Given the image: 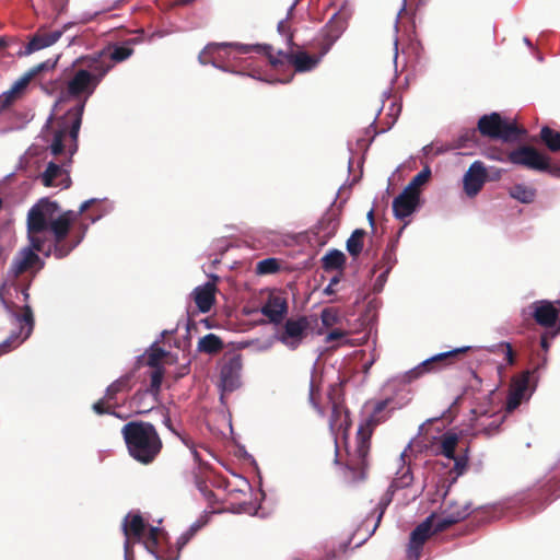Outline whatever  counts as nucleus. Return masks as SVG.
<instances>
[{"label": "nucleus", "mask_w": 560, "mask_h": 560, "mask_svg": "<svg viewBox=\"0 0 560 560\" xmlns=\"http://www.w3.org/2000/svg\"><path fill=\"white\" fill-rule=\"evenodd\" d=\"M71 213L57 215L56 206L42 198L27 212L26 226L30 244L21 248L14 256L10 273L18 278L21 273L40 270L44 261L38 256H55L60 259L68 256L82 241L83 235L74 242L67 240L70 232Z\"/></svg>", "instance_id": "obj_1"}, {"label": "nucleus", "mask_w": 560, "mask_h": 560, "mask_svg": "<svg viewBox=\"0 0 560 560\" xmlns=\"http://www.w3.org/2000/svg\"><path fill=\"white\" fill-rule=\"evenodd\" d=\"M105 56L106 52L103 49L74 60V69L66 82L62 98L74 100L78 104L68 109L57 121L50 143V151L54 155L62 153L65 149H68L70 155L77 151V140L85 104L114 67V65L105 59Z\"/></svg>", "instance_id": "obj_2"}, {"label": "nucleus", "mask_w": 560, "mask_h": 560, "mask_svg": "<svg viewBox=\"0 0 560 560\" xmlns=\"http://www.w3.org/2000/svg\"><path fill=\"white\" fill-rule=\"evenodd\" d=\"M129 455L140 464H151L162 450V440L155 427L145 421H130L121 428Z\"/></svg>", "instance_id": "obj_3"}, {"label": "nucleus", "mask_w": 560, "mask_h": 560, "mask_svg": "<svg viewBox=\"0 0 560 560\" xmlns=\"http://www.w3.org/2000/svg\"><path fill=\"white\" fill-rule=\"evenodd\" d=\"M469 515V505L463 508L451 505L441 515L431 514L410 534L407 549L408 560H419L424 541L433 533L442 532Z\"/></svg>", "instance_id": "obj_4"}, {"label": "nucleus", "mask_w": 560, "mask_h": 560, "mask_svg": "<svg viewBox=\"0 0 560 560\" xmlns=\"http://www.w3.org/2000/svg\"><path fill=\"white\" fill-rule=\"evenodd\" d=\"M28 287H25L21 291L22 300L24 305L22 312L18 313L13 302L9 301L8 293L9 289L7 284L0 287V301L5 312L11 317L13 324L18 326L19 330H13L11 335L0 343V354H4L12 349L19 347L32 334L34 328V316L31 306L28 305L30 293Z\"/></svg>", "instance_id": "obj_5"}, {"label": "nucleus", "mask_w": 560, "mask_h": 560, "mask_svg": "<svg viewBox=\"0 0 560 560\" xmlns=\"http://www.w3.org/2000/svg\"><path fill=\"white\" fill-rule=\"evenodd\" d=\"M267 47L264 45H245L238 43H212L207 45L199 54L198 59L201 65H211L224 72H233L230 68L224 66L225 60L235 59L232 51L236 54L246 55L249 52L262 54Z\"/></svg>", "instance_id": "obj_6"}, {"label": "nucleus", "mask_w": 560, "mask_h": 560, "mask_svg": "<svg viewBox=\"0 0 560 560\" xmlns=\"http://www.w3.org/2000/svg\"><path fill=\"white\" fill-rule=\"evenodd\" d=\"M59 57L47 59L33 68L28 69L21 78H19L11 88L0 94V112L7 109L15 102L21 100L26 92V89L32 80H34L39 73L44 71L52 70Z\"/></svg>", "instance_id": "obj_7"}, {"label": "nucleus", "mask_w": 560, "mask_h": 560, "mask_svg": "<svg viewBox=\"0 0 560 560\" xmlns=\"http://www.w3.org/2000/svg\"><path fill=\"white\" fill-rule=\"evenodd\" d=\"M478 129L483 136L504 142L516 141L525 132L514 121L502 118L498 113L483 115L478 121Z\"/></svg>", "instance_id": "obj_8"}, {"label": "nucleus", "mask_w": 560, "mask_h": 560, "mask_svg": "<svg viewBox=\"0 0 560 560\" xmlns=\"http://www.w3.org/2000/svg\"><path fill=\"white\" fill-rule=\"evenodd\" d=\"M267 49L262 50V54L266 55L270 61V63L277 68L279 66H283L285 63L294 67L296 72H306L311 71L317 67L322 57L325 55L327 50H325L319 56H311L305 51H290L284 52L279 50L277 56L272 54V48L270 46H266Z\"/></svg>", "instance_id": "obj_9"}, {"label": "nucleus", "mask_w": 560, "mask_h": 560, "mask_svg": "<svg viewBox=\"0 0 560 560\" xmlns=\"http://www.w3.org/2000/svg\"><path fill=\"white\" fill-rule=\"evenodd\" d=\"M411 443L409 442L404 452H401L399 459L405 464V457L407 454V451L411 447ZM413 480V475L411 472V469L409 467H406L405 465L396 472V477L394 478L393 482L390 483L388 490L386 493L381 498L380 502L377 503V506L373 513V516L375 517V523L372 527L371 534H373L377 526L380 525V522L383 517V514L386 510V508L389 505L393 499V494L397 489H402L405 487H408L411 485Z\"/></svg>", "instance_id": "obj_10"}, {"label": "nucleus", "mask_w": 560, "mask_h": 560, "mask_svg": "<svg viewBox=\"0 0 560 560\" xmlns=\"http://www.w3.org/2000/svg\"><path fill=\"white\" fill-rule=\"evenodd\" d=\"M242 357L236 353L225 355L219 363V388L221 399L225 393H232L242 385Z\"/></svg>", "instance_id": "obj_11"}, {"label": "nucleus", "mask_w": 560, "mask_h": 560, "mask_svg": "<svg viewBox=\"0 0 560 560\" xmlns=\"http://www.w3.org/2000/svg\"><path fill=\"white\" fill-rule=\"evenodd\" d=\"M371 428L369 423L361 424L357 431L354 445L347 444V466L351 470L362 469L368 465L370 452Z\"/></svg>", "instance_id": "obj_12"}, {"label": "nucleus", "mask_w": 560, "mask_h": 560, "mask_svg": "<svg viewBox=\"0 0 560 560\" xmlns=\"http://www.w3.org/2000/svg\"><path fill=\"white\" fill-rule=\"evenodd\" d=\"M528 310L538 325L550 328L557 324L559 310L552 302L547 300L535 301L528 306Z\"/></svg>", "instance_id": "obj_13"}, {"label": "nucleus", "mask_w": 560, "mask_h": 560, "mask_svg": "<svg viewBox=\"0 0 560 560\" xmlns=\"http://www.w3.org/2000/svg\"><path fill=\"white\" fill-rule=\"evenodd\" d=\"M509 160L513 164L523 165L532 170L544 171L548 168L547 160L536 150L523 147L509 154Z\"/></svg>", "instance_id": "obj_14"}, {"label": "nucleus", "mask_w": 560, "mask_h": 560, "mask_svg": "<svg viewBox=\"0 0 560 560\" xmlns=\"http://www.w3.org/2000/svg\"><path fill=\"white\" fill-rule=\"evenodd\" d=\"M40 180L46 187L68 188L70 186L68 164L48 163L45 172L40 175Z\"/></svg>", "instance_id": "obj_15"}, {"label": "nucleus", "mask_w": 560, "mask_h": 560, "mask_svg": "<svg viewBox=\"0 0 560 560\" xmlns=\"http://www.w3.org/2000/svg\"><path fill=\"white\" fill-rule=\"evenodd\" d=\"M487 172L482 162L475 161L463 178L464 190L468 197H475L486 183Z\"/></svg>", "instance_id": "obj_16"}, {"label": "nucleus", "mask_w": 560, "mask_h": 560, "mask_svg": "<svg viewBox=\"0 0 560 560\" xmlns=\"http://www.w3.org/2000/svg\"><path fill=\"white\" fill-rule=\"evenodd\" d=\"M307 322L305 318L288 319L279 340L289 349H296L303 340Z\"/></svg>", "instance_id": "obj_17"}, {"label": "nucleus", "mask_w": 560, "mask_h": 560, "mask_svg": "<svg viewBox=\"0 0 560 560\" xmlns=\"http://www.w3.org/2000/svg\"><path fill=\"white\" fill-rule=\"evenodd\" d=\"M71 24H66L62 30H56L52 32H43L42 30L38 31L28 42L27 46L23 51L19 52V56H28L35 51H38L40 49L50 47L55 43L59 40L63 32L70 27Z\"/></svg>", "instance_id": "obj_18"}, {"label": "nucleus", "mask_w": 560, "mask_h": 560, "mask_svg": "<svg viewBox=\"0 0 560 560\" xmlns=\"http://www.w3.org/2000/svg\"><path fill=\"white\" fill-rule=\"evenodd\" d=\"M530 395L529 374L526 373L514 380L506 399V411L510 412L516 409L521 402L527 400Z\"/></svg>", "instance_id": "obj_19"}, {"label": "nucleus", "mask_w": 560, "mask_h": 560, "mask_svg": "<svg viewBox=\"0 0 560 560\" xmlns=\"http://www.w3.org/2000/svg\"><path fill=\"white\" fill-rule=\"evenodd\" d=\"M470 347H462V348H457V349H454V350H450V351H445V352H441V353H438L431 358H428L425 359L424 361H422L419 365H417L416 368L409 370L406 374H405V380L407 382H412L413 380H417L419 378L420 376H422L423 374L430 372L433 370V364L435 363H439L452 355H455L457 353H460V352H465L467 350H469Z\"/></svg>", "instance_id": "obj_20"}, {"label": "nucleus", "mask_w": 560, "mask_h": 560, "mask_svg": "<svg viewBox=\"0 0 560 560\" xmlns=\"http://www.w3.org/2000/svg\"><path fill=\"white\" fill-rule=\"evenodd\" d=\"M212 281H208L194 289L191 295L192 299L201 313H208L214 301H215V281L219 279L217 276H212Z\"/></svg>", "instance_id": "obj_21"}, {"label": "nucleus", "mask_w": 560, "mask_h": 560, "mask_svg": "<svg viewBox=\"0 0 560 560\" xmlns=\"http://www.w3.org/2000/svg\"><path fill=\"white\" fill-rule=\"evenodd\" d=\"M504 418L505 416L502 412H482L476 417L472 428L476 433L492 436L499 432Z\"/></svg>", "instance_id": "obj_22"}, {"label": "nucleus", "mask_w": 560, "mask_h": 560, "mask_svg": "<svg viewBox=\"0 0 560 560\" xmlns=\"http://www.w3.org/2000/svg\"><path fill=\"white\" fill-rule=\"evenodd\" d=\"M419 205L418 194L402 190L393 201V212L396 219L404 220L410 217Z\"/></svg>", "instance_id": "obj_23"}, {"label": "nucleus", "mask_w": 560, "mask_h": 560, "mask_svg": "<svg viewBox=\"0 0 560 560\" xmlns=\"http://www.w3.org/2000/svg\"><path fill=\"white\" fill-rule=\"evenodd\" d=\"M128 386V378L121 377L114 383H112L104 395L102 399L93 404V410L97 415H104V413H112L115 415L112 409L114 408L113 400L115 398V395L124 389H126Z\"/></svg>", "instance_id": "obj_24"}, {"label": "nucleus", "mask_w": 560, "mask_h": 560, "mask_svg": "<svg viewBox=\"0 0 560 560\" xmlns=\"http://www.w3.org/2000/svg\"><path fill=\"white\" fill-rule=\"evenodd\" d=\"M458 443V436L455 433L447 432L441 438V450L440 454L445 456L448 459H454L455 462V469L458 475H462L466 464L467 459L465 457L456 458L455 457V448Z\"/></svg>", "instance_id": "obj_25"}, {"label": "nucleus", "mask_w": 560, "mask_h": 560, "mask_svg": "<svg viewBox=\"0 0 560 560\" xmlns=\"http://www.w3.org/2000/svg\"><path fill=\"white\" fill-rule=\"evenodd\" d=\"M288 312L287 301L280 295H270L261 307V313L271 323L280 324Z\"/></svg>", "instance_id": "obj_26"}, {"label": "nucleus", "mask_w": 560, "mask_h": 560, "mask_svg": "<svg viewBox=\"0 0 560 560\" xmlns=\"http://www.w3.org/2000/svg\"><path fill=\"white\" fill-rule=\"evenodd\" d=\"M163 376H164L163 368L153 369V371L151 372V375H150V378H151L150 387L144 392L137 393L135 395V402H137L141 398H148V397H151L153 402H156L158 395L161 389Z\"/></svg>", "instance_id": "obj_27"}, {"label": "nucleus", "mask_w": 560, "mask_h": 560, "mask_svg": "<svg viewBox=\"0 0 560 560\" xmlns=\"http://www.w3.org/2000/svg\"><path fill=\"white\" fill-rule=\"evenodd\" d=\"M350 427V422L348 419V412L337 406H334L331 416L329 419V428L331 432L341 431L346 436L347 431Z\"/></svg>", "instance_id": "obj_28"}, {"label": "nucleus", "mask_w": 560, "mask_h": 560, "mask_svg": "<svg viewBox=\"0 0 560 560\" xmlns=\"http://www.w3.org/2000/svg\"><path fill=\"white\" fill-rule=\"evenodd\" d=\"M411 400L410 393L407 390H402L397 397L386 398L376 404L374 412H382L386 408H390V410L400 409L405 407Z\"/></svg>", "instance_id": "obj_29"}, {"label": "nucleus", "mask_w": 560, "mask_h": 560, "mask_svg": "<svg viewBox=\"0 0 560 560\" xmlns=\"http://www.w3.org/2000/svg\"><path fill=\"white\" fill-rule=\"evenodd\" d=\"M209 522V516L207 514L201 515L197 521H195L189 528L184 532L177 539L176 545L177 549L180 550L184 548L189 540L200 530L207 523Z\"/></svg>", "instance_id": "obj_30"}, {"label": "nucleus", "mask_w": 560, "mask_h": 560, "mask_svg": "<svg viewBox=\"0 0 560 560\" xmlns=\"http://www.w3.org/2000/svg\"><path fill=\"white\" fill-rule=\"evenodd\" d=\"M346 262V256L338 249L329 250L323 258L322 265L325 270L342 269Z\"/></svg>", "instance_id": "obj_31"}, {"label": "nucleus", "mask_w": 560, "mask_h": 560, "mask_svg": "<svg viewBox=\"0 0 560 560\" xmlns=\"http://www.w3.org/2000/svg\"><path fill=\"white\" fill-rule=\"evenodd\" d=\"M222 348V340L214 334H208L198 341V350L205 353H217Z\"/></svg>", "instance_id": "obj_32"}, {"label": "nucleus", "mask_w": 560, "mask_h": 560, "mask_svg": "<svg viewBox=\"0 0 560 560\" xmlns=\"http://www.w3.org/2000/svg\"><path fill=\"white\" fill-rule=\"evenodd\" d=\"M510 196L522 203H530L535 199L536 190L532 186L516 184L510 189Z\"/></svg>", "instance_id": "obj_33"}, {"label": "nucleus", "mask_w": 560, "mask_h": 560, "mask_svg": "<svg viewBox=\"0 0 560 560\" xmlns=\"http://www.w3.org/2000/svg\"><path fill=\"white\" fill-rule=\"evenodd\" d=\"M364 235L365 232L363 230L357 229L347 240V250L351 256L355 257L362 252Z\"/></svg>", "instance_id": "obj_34"}, {"label": "nucleus", "mask_w": 560, "mask_h": 560, "mask_svg": "<svg viewBox=\"0 0 560 560\" xmlns=\"http://www.w3.org/2000/svg\"><path fill=\"white\" fill-rule=\"evenodd\" d=\"M430 177L431 168L429 166H424L423 170L419 172L405 187V190L419 195V188L423 186L429 180Z\"/></svg>", "instance_id": "obj_35"}, {"label": "nucleus", "mask_w": 560, "mask_h": 560, "mask_svg": "<svg viewBox=\"0 0 560 560\" xmlns=\"http://www.w3.org/2000/svg\"><path fill=\"white\" fill-rule=\"evenodd\" d=\"M396 262L397 258L394 248H387L382 257V260L374 266L373 272H375L377 269H382L389 273Z\"/></svg>", "instance_id": "obj_36"}, {"label": "nucleus", "mask_w": 560, "mask_h": 560, "mask_svg": "<svg viewBox=\"0 0 560 560\" xmlns=\"http://www.w3.org/2000/svg\"><path fill=\"white\" fill-rule=\"evenodd\" d=\"M105 52H107V50H105ZM132 52L133 50L129 47L116 46L109 55L106 54L105 59L113 65V62H121L127 60L132 55Z\"/></svg>", "instance_id": "obj_37"}, {"label": "nucleus", "mask_w": 560, "mask_h": 560, "mask_svg": "<svg viewBox=\"0 0 560 560\" xmlns=\"http://www.w3.org/2000/svg\"><path fill=\"white\" fill-rule=\"evenodd\" d=\"M541 139L551 151L560 149V133L555 132L548 127H544L540 132Z\"/></svg>", "instance_id": "obj_38"}, {"label": "nucleus", "mask_w": 560, "mask_h": 560, "mask_svg": "<svg viewBox=\"0 0 560 560\" xmlns=\"http://www.w3.org/2000/svg\"><path fill=\"white\" fill-rule=\"evenodd\" d=\"M48 202L56 206L57 215L62 217L66 213H71L72 214L71 221H70V226H71L73 224V222L78 219L79 215H81L84 211H86L91 207V205L96 202V199L92 198V199L85 200L84 202L81 203V206L79 208V211H77V212L75 211H71V210L65 211V212H60V209H59V206H58L57 202L50 201L49 199H48Z\"/></svg>", "instance_id": "obj_39"}, {"label": "nucleus", "mask_w": 560, "mask_h": 560, "mask_svg": "<svg viewBox=\"0 0 560 560\" xmlns=\"http://www.w3.org/2000/svg\"><path fill=\"white\" fill-rule=\"evenodd\" d=\"M166 355V351L160 347H152L147 354V364L153 369L162 368L161 360Z\"/></svg>", "instance_id": "obj_40"}, {"label": "nucleus", "mask_w": 560, "mask_h": 560, "mask_svg": "<svg viewBox=\"0 0 560 560\" xmlns=\"http://www.w3.org/2000/svg\"><path fill=\"white\" fill-rule=\"evenodd\" d=\"M279 269L276 258H266L257 264L256 271L260 275L273 273Z\"/></svg>", "instance_id": "obj_41"}, {"label": "nucleus", "mask_w": 560, "mask_h": 560, "mask_svg": "<svg viewBox=\"0 0 560 560\" xmlns=\"http://www.w3.org/2000/svg\"><path fill=\"white\" fill-rule=\"evenodd\" d=\"M320 320L325 327H331L339 320L338 312L334 308H324L320 313Z\"/></svg>", "instance_id": "obj_42"}, {"label": "nucleus", "mask_w": 560, "mask_h": 560, "mask_svg": "<svg viewBox=\"0 0 560 560\" xmlns=\"http://www.w3.org/2000/svg\"><path fill=\"white\" fill-rule=\"evenodd\" d=\"M388 275V272L382 270V272L376 277L373 283V291L375 293H380L384 289Z\"/></svg>", "instance_id": "obj_43"}, {"label": "nucleus", "mask_w": 560, "mask_h": 560, "mask_svg": "<svg viewBox=\"0 0 560 560\" xmlns=\"http://www.w3.org/2000/svg\"><path fill=\"white\" fill-rule=\"evenodd\" d=\"M346 334L345 331L340 330V329H334L331 330L325 338V341L326 342H332L335 340H339V339H342L345 338Z\"/></svg>", "instance_id": "obj_44"}, {"label": "nucleus", "mask_w": 560, "mask_h": 560, "mask_svg": "<svg viewBox=\"0 0 560 560\" xmlns=\"http://www.w3.org/2000/svg\"><path fill=\"white\" fill-rule=\"evenodd\" d=\"M144 399L145 398H141L137 402H135V397L132 398V404L136 406V408H138L139 413H145L153 408V405H150V406L144 405ZM152 404H154V402L152 401Z\"/></svg>", "instance_id": "obj_45"}, {"label": "nucleus", "mask_w": 560, "mask_h": 560, "mask_svg": "<svg viewBox=\"0 0 560 560\" xmlns=\"http://www.w3.org/2000/svg\"><path fill=\"white\" fill-rule=\"evenodd\" d=\"M340 282V277L335 276L330 279L328 285L324 289V293L327 295L335 293V285H337Z\"/></svg>", "instance_id": "obj_46"}, {"label": "nucleus", "mask_w": 560, "mask_h": 560, "mask_svg": "<svg viewBox=\"0 0 560 560\" xmlns=\"http://www.w3.org/2000/svg\"><path fill=\"white\" fill-rule=\"evenodd\" d=\"M248 75H249V77H252V78H255V79H257V80H260V81H267V82H270V83H272V82L288 83V82H290V81H291V78H292V77H290L289 79L268 80V79H262V78H260V77H257V75H256V74H254V73L248 74Z\"/></svg>", "instance_id": "obj_47"}, {"label": "nucleus", "mask_w": 560, "mask_h": 560, "mask_svg": "<svg viewBox=\"0 0 560 560\" xmlns=\"http://www.w3.org/2000/svg\"><path fill=\"white\" fill-rule=\"evenodd\" d=\"M315 393H314V385L313 383H311V386H310V400L312 402V405L318 409V411L322 413V410L317 407V405L315 404Z\"/></svg>", "instance_id": "obj_48"}, {"label": "nucleus", "mask_w": 560, "mask_h": 560, "mask_svg": "<svg viewBox=\"0 0 560 560\" xmlns=\"http://www.w3.org/2000/svg\"><path fill=\"white\" fill-rule=\"evenodd\" d=\"M553 332H555V331H552V332H546V334H544V335L541 336V347H542L546 351L549 349V343H548V341H547V337H548V335H550V336H551Z\"/></svg>", "instance_id": "obj_49"}, {"label": "nucleus", "mask_w": 560, "mask_h": 560, "mask_svg": "<svg viewBox=\"0 0 560 560\" xmlns=\"http://www.w3.org/2000/svg\"><path fill=\"white\" fill-rule=\"evenodd\" d=\"M163 423L167 427L168 430L174 432V429L172 427L171 418L168 416L164 417Z\"/></svg>", "instance_id": "obj_50"}, {"label": "nucleus", "mask_w": 560, "mask_h": 560, "mask_svg": "<svg viewBox=\"0 0 560 560\" xmlns=\"http://www.w3.org/2000/svg\"><path fill=\"white\" fill-rule=\"evenodd\" d=\"M502 347H504L506 355L509 358V361L511 362L512 361V349H511V347L509 345H502Z\"/></svg>", "instance_id": "obj_51"}, {"label": "nucleus", "mask_w": 560, "mask_h": 560, "mask_svg": "<svg viewBox=\"0 0 560 560\" xmlns=\"http://www.w3.org/2000/svg\"><path fill=\"white\" fill-rule=\"evenodd\" d=\"M195 0H176L175 1V5H186V4H189V3H192Z\"/></svg>", "instance_id": "obj_52"}, {"label": "nucleus", "mask_w": 560, "mask_h": 560, "mask_svg": "<svg viewBox=\"0 0 560 560\" xmlns=\"http://www.w3.org/2000/svg\"><path fill=\"white\" fill-rule=\"evenodd\" d=\"M7 46V40L4 37H0V49L4 48Z\"/></svg>", "instance_id": "obj_53"}, {"label": "nucleus", "mask_w": 560, "mask_h": 560, "mask_svg": "<svg viewBox=\"0 0 560 560\" xmlns=\"http://www.w3.org/2000/svg\"><path fill=\"white\" fill-rule=\"evenodd\" d=\"M102 217H103V214H102V213L97 214L96 217H92V218H91V222H92V223H95V222H96V221H98Z\"/></svg>", "instance_id": "obj_54"}, {"label": "nucleus", "mask_w": 560, "mask_h": 560, "mask_svg": "<svg viewBox=\"0 0 560 560\" xmlns=\"http://www.w3.org/2000/svg\"><path fill=\"white\" fill-rule=\"evenodd\" d=\"M284 24H285V22H284V21H280V22L278 23V30H279V32H283Z\"/></svg>", "instance_id": "obj_55"}, {"label": "nucleus", "mask_w": 560, "mask_h": 560, "mask_svg": "<svg viewBox=\"0 0 560 560\" xmlns=\"http://www.w3.org/2000/svg\"><path fill=\"white\" fill-rule=\"evenodd\" d=\"M373 362H374V360H371V361H369L368 363H365V364H364V370H365V372H368V371H369V369L371 368V365L373 364Z\"/></svg>", "instance_id": "obj_56"}, {"label": "nucleus", "mask_w": 560, "mask_h": 560, "mask_svg": "<svg viewBox=\"0 0 560 560\" xmlns=\"http://www.w3.org/2000/svg\"><path fill=\"white\" fill-rule=\"evenodd\" d=\"M368 219H369L370 223L373 224V210L369 211Z\"/></svg>", "instance_id": "obj_57"}, {"label": "nucleus", "mask_w": 560, "mask_h": 560, "mask_svg": "<svg viewBox=\"0 0 560 560\" xmlns=\"http://www.w3.org/2000/svg\"><path fill=\"white\" fill-rule=\"evenodd\" d=\"M558 334H560V323L557 325L555 332L551 335V337H556Z\"/></svg>", "instance_id": "obj_58"}, {"label": "nucleus", "mask_w": 560, "mask_h": 560, "mask_svg": "<svg viewBox=\"0 0 560 560\" xmlns=\"http://www.w3.org/2000/svg\"><path fill=\"white\" fill-rule=\"evenodd\" d=\"M431 150H432V145H425L423 148V151H424L425 154H429L431 152Z\"/></svg>", "instance_id": "obj_59"}, {"label": "nucleus", "mask_w": 560, "mask_h": 560, "mask_svg": "<svg viewBox=\"0 0 560 560\" xmlns=\"http://www.w3.org/2000/svg\"><path fill=\"white\" fill-rule=\"evenodd\" d=\"M394 45H395V56H394V59L396 60L398 58V51H397L398 42H397V39L395 40Z\"/></svg>", "instance_id": "obj_60"}, {"label": "nucleus", "mask_w": 560, "mask_h": 560, "mask_svg": "<svg viewBox=\"0 0 560 560\" xmlns=\"http://www.w3.org/2000/svg\"><path fill=\"white\" fill-rule=\"evenodd\" d=\"M191 452H192V454H194L195 458H197V457H198V453H197V451L192 448V450H191Z\"/></svg>", "instance_id": "obj_61"}, {"label": "nucleus", "mask_w": 560, "mask_h": 560, "mask_svg": "<svg viewBox=\"0 0 560 560\" xmlns=\"http://www.w3.org/2000/svg\"><path fill=\"white\" fill-rule=\"evenodd\" d=\"M524 42H525L526 45L530 46V42H529L528 38H524Z\"/></svg>", "instance_id": "obj_62"}, {"label": "nucleus", "mask_w": 560, "mask_h": 560, "mask_svg": "<svg viewBox=\"0 0 560 560\" xmlns=\"http://www.w3.org/2000/svg\"><path fill=\"white\" fill-rule=\"evenodd\" d=\"M61 101H66V100L61 97L60 101L56 102V105H59Z\"/></svg>", "instance_id": "obj_63"}, {"label": "nucleus", "mask_w": 560, "mask_h": 560, "mask_svg": "<svg viewBox=\"0 0 560 560\" xmlns=\"http://www.w3.org/2000/svg\"><path fill=\"white\" fill-rule=\"evenodd\" d=\"M61 101H66V100L61 97L60 101L56 102V105H59Z\"/></svg>", "instance_id": "obj_64"}]
</instances>
